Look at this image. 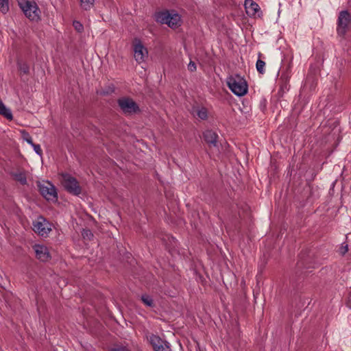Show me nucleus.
Here are the masks:
<instances>
[{"label":"nucleus","instance_id":"1","mask_svg":"<svg viewBox=\"0 0 351 351\" xmlns=\"http://www.w3.org/2000/svg\"><path fill=\"white\" fill-rule=\"evenodd\" d=\"M155 19L158 23L166 24L174 29L181 25V16L174 10H163L155 14Z\"/></svg>","mask_w":351,"mask_h":351},{"label":"nucleus","instance_id":"2","mask_svg":"<svg viewBox=\"0 0 351 351\" xmlns=\"http://www.w3.org/2000/svg\"><path fill=\"white\" fill-rule=\"evenodd\" d=\"M226 82L228 88L237 96L241 97L247 93V82L239 75H233L228 77Z\"/></svg>","mask_w":351,"mask_h":351},{"label":"nucleus","instance_id":"3","mask_svg":"<svg viewBox=\"0 0 351 351\" xmlns=\"http://www.w3.org/2000/svg\"><path fill=\"white\" fill-rule=\"evenodd\" d=\"M19 4L25 15L31 21H37L40 19V11L34 1L20 0Z\"/></svg>","mask_w":351,"mask_h":351},{"label":"nucleus","instance_id":"4","mask_svg":"<svg viewBox=\"0 0 351 351\" xmlns=\"http://www.w3.org/2000/svg\"><path fill=\"white\" fill-rule=\"evenodd\" d=\"M38 187L40 194L47 201L56 202L58 199V194L54 185L49 181L38 182Z\"/></svg>","mask_w":351,"mask_h":351},{"label":"nucleus","instance_id":"5","mask_svg":"<svg viewBox=\"0 0 351 351\" xmlns=\"http://www.w3.org/2000/svg\"><path fill=\"white\" fill-rule=\"evenodd\" d=\"M351 26V15L347 10L339 12L337 20V34L344 36L348 28Z\"/></svg>","mask_w":351,"mask_h":351},{"label":"nucleus","instance_id":"6","mask_svg":"<svg viewBox=\"0 0 351 351\" xmlns=\"http://www.w3.org/2000/svg\"><path fill=\"white\" fill-rule=\"evenodd\" d=\"M33 230L41 237H46L51 230V224L40 216L33 222Z\"/></svg>","mask_w":351,"mask_h":351},{"label":"nucleus","instance_id":"7","mask_svg":"<svg viewBox=\"0 0 351 351\" xmlns=\"http://www.w3.org/2000/svg\"><path fill=\"white\" fill-rule=\"evenodd\" d=\"M62 183L64 189L71 194L77 195L81 193V187L77 180L69 174H63Z\"/></svg>","mask_w":351,"mask_h":351},{"label":"nucleus","instance_id":"8","mask_svg":"<svg viewBox=\"0 0 351 351\" xmlns=\"http://www.w3.org/2000/svg\"><path fill=\"white\" fill-rule=\"evenodd\" d=\"M121 111L125 114H132L140 111L138 104L131 98L122 97L118 100Z\"/></svg>","mask_w":351,"mask_h":351},{"label":"nucleus","instance_id":"9","mask_svg":"<svg viewBox=\"0 0 351 351\" xmlns=\"http://www.w3.org/2000/svg\"><path fill=\"white\" fill-rule=\"evenodd\" d=\"M133 50L135 60L139 64L145 62L148 56V51L140 40L135 39Z\"/></svg>","mask_w":351,"mask_h":351},{"label":"nucleus","instance_id":"10","mask_svg":"<svg viewBox=\"0 0 351 351\" xmlns=\"http://www.w3.org/2000/svg\"><path fill=\"white\" fill-rule=\"evenodd\" d=\"M36 257L40 261L47 262L50 258V254L48 248L44 245L35 244L33 246Z\"/></svg>","mask_w":351,"mask_h":351},{"label":"nucleus","instance_id":"11","mask_svg":"<svg viewBox=\"0 0 351 351\" xmlns=\"http://www.w3.org/2000/svg\"><path fill=\"white\" fill-rule=\"evenodd\" d=\"M245 9L249 16H254L260 10L259 5L253 0H245Z\"/></svg>","mask_w":351,"mask_h":351},{"label":"nucleus","instance_id":"12","mask_svg":"<svg viewBox=\"0 0 351 351\" xmlns=\"http://www.w3.org/2000/svg\"><path fill=\"white\" fill-rule=\"evenodd\" d=\"M204 138L205 141L210 145L216 147L217 143V134L213 130H206L204 134Z\"/></svg>","mask_w":351,"mask_h":351},{"label":"nucleus","instance_id":"13","mask_svg":"<svg viewBox=\"0 0 351 351\" xmlns=\"http://www.w3.org/2000/svg\"><path fill=\"white\" fill-rule=\"evenodd\" d=\"M149 342L155 351L166 343V341H162L158 336L154 335H152L149 337Z\"/></svg>","mask_w":351,"mask_h":351},{"label":"nucleus","instance_id":"14","mask_svg":"<svg viewBox=\"0 0 351 351\" xmlns=\"http://www.w3.org/2000/svg\"><path fill=\"white\" fill-rule=\"evenodd\" d=\"M0 114L8 120H12L13 116L10 108H7L2 101L0 100Z\"/></svg>","mask_w":351,"mask_h":351},{"label":"nucleus","instance_id":"15","mask_svg":"<svg viewBox=\"0 0 351 351\" xmlns=\"http://www.w3.org/2000/svg\"><path fill=\"white\" fill-rule=\"evenodd\" d=\"M80 7L84 10H90L95 3V0H79Z\"/></svg>","mask_w":351,"mask_h":351},{"label":"nucleus","instance_id":"16","mask_svg":"<svg viewBox=\"0 0 351 351\" xmlns=\"http://www.w3.org/2000/svg\"><path fill=\"white\" fill-rule=\"evenodd\" d=\"M196 114L199 119L202 120L206 119L208 117V112L206 108L204 107L198 108L196 111Z\"/></svg>","mask_w":351,"mask_h":351},{"label":"nucleus","instance_id":"17","mask_svg":"<svg viewBox=\"0 0 351 351\" xmlns=\"http://www.w3.org/2000/svg\"><path fill=\"white\" fill-rule=\"evenodd\" d=\"M16 180L19 181L21 184H25L27 182L26 176L24 173L19 172L14 174Z\"/></svg>","mask_w":351,"mask_h":351},{"label":"nucleus","instance_id":"18","mask_svg":"<svg viewBox=\"0 0 351 351\" xmlns=\"http://www.w3.org/2000/svg\"><path fill=\"white\" fill-rule=\"evenodd\" d=\"M265 66V62L263 60L258 59L256 61V67L257 71L260 73L263 74L265 73V69H264Z\"/></svg>","mask_w":351,"mask_h":351},{"label":"nucleus","instance_id":"19","mask_svg":"<svg viewBox=\"0 0 351 351\" xmlns=\"http://www.w3.org/2000/svg\"><path fill=\"white\" fill-rule=\"evenodd\" d=\"M8 10V0H0V11L5 14Z\"/></svg>","mask_w":351,"mask_h":351},{"label":"nucleus","instance_id":"20","mask_svg":"<svg viewBox=\"0 0 351 351\" xmlns=\"http://www.w3.org/2000/svg\"><path fill=\"white\" fill-rule=\"evenodd\" d=\"M21 134H22L23 139L25 141H26L30 145L34 144L32 138L31 136L29 134L28 132H27L23 130V131L21 132Z\"/></svg>","mask_w":351,"mask_h":351},{"label":"nucleus","instance_id":"21","mask_svg":"<svg viewBox=\"0 0 351 351\" xmlns=\"http://www.w3.org/2000/svg\"><path fill=\"white\" fill-rule=\"evenodd\" d=\"M141 300L143 302V303L147 305V306H152L153 305V300L152 298L149 295H143L141 297Z\"/></svg>","mask_w":351,"mask_h":351},{"label":"nucleus","instance_id":"22","mask_svg":"<svg viewBox=\"0 0 351 351\" xmlns=\"http://www.w3.org/2000/svg\"><path fill=\"white\" fill-rule=\"evenodd\" d=\"M82 235L84 239L90 240L93 237V234L90 230L84 229L82 232Z\"/></svg>","mask_w":351,"mask_h":351},{"label":"nucleus","instance_id":"23","mask_svg":"<svg viewBox=\"0 0 351 351\" xmlns=\"http://www.w3.org/2000/svg\"><path fill=\"white\" fill-rule=\"evenodd\" d=\"M19 69L24 74H27L29 72V66L25 62L19 63Z\"/></svg>","mask_w":351,"mask_h":351},{"label":"nucleus","instance_id":"24","mask_svg":"<svg viewBox=\"0 0 351 351\" xmlns=\"http://www.w3.org/2000/svg\"><path fill=\"white\" fill-rule=\"evenodd\" d=\"M73 25L75 30L78 32H82L84 30L83 25L78 21H74L73 22Z\"/></svg>","mask_w":351,"mask_h":351},{"label":"nucleus","instance_id":"25","mask_svg":"<svg viewBox=\"0 0 351 351\" xmlns=\"http://www.w3.org/2000/svg\"><path fill=\"white\" fill-rule=\"evenodd\" d=\"M31 146L33 147V149H34V152H36L38 156H42L43 151H42V149H41V147H40V145L34 143V144H32Z\"/></svg>","mask_w":351,"mask_h":351},{"label":"nucleus","instance_id":"26","mask_svg":"<svg viewBox=\"0 0 351 351\" xmlns=\"http://www.w3.org/2000/svg\"><path fill=\"white\" fill-rule=\"evenodd\" d=\"M156 351H171L169 347V343L166 342L159 348H158Z\"/></svg>","mask_w":351,"mask_h":351},{"label":"nucleus","instance_id":"27","mask_svg":"<svg viewBox=\"0 0 351 351\" xmlns=\"http://www.w3.org/2000/svg\"><path fill=\"white\" fill-rule=\"evenodd\" d=\"M348 251V246L347 244L342 245V246L339 248V252L341 254L344 255Z\"/></svg>","mask_w":351,"mask_h":351},{"label":"nucleus","instance_id":"28","mask_svg":"<svg viewBox=\"0 0 351 351\" xmlns=\"http://www.w3.org/2000/svg\"><path fill=\"white\" fill-rule=\"evenodd\" d=\"M188 69L190 71H195L196 70V64L194 62L190 61V62L188 64Z\"/></svg>","mask_w":351,"mask_h":351},{"label":"nucleus","instance_id":"29","mask_svg":"<svg viewBox=\"0 0 351 351\" xmlns=\"http://www.w3.org/2000/svg\"><path fill=\"white\" fill-rule=\"evenodd\" d=\"M347 306L351 308V292L349 294L348 301H347Z\"/></svg>","mask_w":351,"mask_h":351},{"label":"nucleus","instance_id":"30","mask_svg":"<svg viewBox=\"0 0 351 351\" xmlns=\"http://www.w3.org/2000/svg\"><path fill=\"white\" fill-rule=\"evenodd\" d=\"M112 351H130V350L125 348H119L117 349H114Z\"/></svg>","mask_w":351,"mask_h":351}]
</instances>
